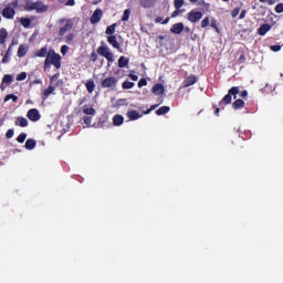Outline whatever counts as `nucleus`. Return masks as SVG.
I'll return each mask as SVG.
<instances>
[{
  "mask_svg": "<svg viewBox=\"0 0 283 283\" xmlns=\"http://www.w3.org/2000/svg\"><path fill=\"white\" fill-rule=\"evenodd\" d=\"M8 101H12L13 103H17V101H19V96H17L14 94H8L4 97V103H8Z\"/></svg>",
  "mask_w": 283,
  "mask_h": 283,
  "instance_id": "72a5a7b5",
  "label": "nucleus"
},
{
  "mask_svg": "<svg viewBox=\"0 0 283 283\" xmlns=\"http://www.w3.org/2000/svg\"><path fill=\"white\" fill-rule=\"evenodd\" d=\"M129 14H132V10L126 9L123 13L122 21H129Z\"/></svg>",
  "mask_w": 283,
  "mask_h": 283,
  "instance_id": "58836bf2",
  "label": "nucleus"
},
{
  "mask_svg": "<svg viewBox=\"0 0 283 283\" xmlns=\"http://www.w3.org/2000/svg\"><path fill=\"white\" fill-rule=\"evenodd\" d=\"M117 25H118L117 23H113V24L108 25V27L106 28L105 33H106L108 36H114V34L116 33V27H117Z\"/></svg>",
  "mask_w": 283,
  "mask_h": 283,
  "instance_id": "a878e982",
  "label": "nucleus"
},
{
  "mask_svg": "<svg viewBox=\"0 0 283 283\" xmlns=\"http://www.w3.org/2000/svg\"><path fill=\"white\" fill-rule=\"evenodd\" d=\"M275 12H276L277 14H282V12H283V3L276 4V7H275Z\"/></svg>",
  "mask_w": 283,
  "mask_h": 283,
  "instance_id": "603ef678",
  "label": "nucleus"
},
{
  "mask_svg": "<svg viewBox=\"0 0 283 283\" xmlns=\"http://www.w3.org/2000/svg\"><path fill=\"white\" fill-rule=\"evenodd\" d=\"M185 6V0H174L175 10H180Z\"/></svg>",
  "mask_w": 283,
  "mask_h": 283,
  "instance_id": "e433bc0d",
  "label": "nucleus"
},
{
  "mask_svg": "<svg viewBox=\"0 0 283 283\" xmlns=\"http://www.w3.org/2000/svg\"><path fill=\"white\" fill-rule=\"evenodd\" d=\"M83 120H84V125H86V127H92V117L84 116Z\"/></svg>",
  "mask_w": 283,
  "mask_h": 283,
  "instance_id": "a18cd8bd",
  "label": "nucleus"
},
{
  "mask_svg": "<svg viewBox=\"0 0 283 283\" xmlns=\"http://www.w3.org/2000/svg\"><path fill=\"white\" fill-rule=\"evenodd\" d=\"M20 23L23 28H30V25H32V20L29 18H21Z\"/></svg>",
  "mask_w": 283,
  "mask_h": 283,
  "instance_id": "473e14b6",
  "label": "nucleus"
},
{
  "mask_svg": "<svg viewBox=\"0 0 283 283\" xmlns=\"http://www.w3.org/2000/svg\"><path fill=\"white\" fill-rule=\"evenodd\" d=\"M54 90H56V86H53L52 84L49 85L42 93V101L50 98V94H54Z\"/></svg>",
  "mask_w": 283,
  "mask_h": 283,
  "instance_id": "f3484780",
  "label": "nucleus"
},
{
  "mask_svg": "<svg viewBox=\"0 0 283 283\" xmlns=\"http://www.w3.org/2000/svg\"><path fill=\"white\" fill-rule=\"evenodd\" d=\"M8 39V30L6 28L0 29V45H6Z\"/></svg>",
  "mask_w": 283,
  "mask_h": 283,
  "instance_id": "4be33fe9",
  "label": "nucleus"
},
{
  "mask_svg": "<svg viewBox=\"0 0 283 283\" xmlns=\"http://www.w3.org/2000/svg\"><path fill=\"white\" fill-rule=\"evenodd\" d=\"M90 61L91 63H96V61H98V54L95 53V51H93L90 55Z\"/></svg>",
  "mask_w": 283,
  "mask_h": 283,
  "instance_id": "37998d69",
  "label": "nucleus"
},
{
  "mask_svg": "<svg viewBox=\"0 0 283 283\" xmlns=\"http://www.w3.org/2000/svg\"><path fill=\"white\" fill-rule=\"evenodd\" d=\"M155 23H163V25H167V23H169V18H166L164 21H163V17H157L155 19Z\"/></svg>",
  "mask_w": 283,
  "mask_h": 283,
  "instance_id": "a19ab883",
  "label": "nucleus"
},
{
  "mask_svg": "<svg viewBox=\"0 0 283 283\" xmlns=\"http://www.w3.org/2000/svg\"><path fill=\"white\" fill-rule=\"evenodd\" d=\"M118 85V78L114 76H108L101 82V87L103 90H114Z\"/></svg>",
  "mask_w": 283,
  "mask_h": 283,
  "instance_id": "423d86ee",
  "label": "nucleus"
},
{
  "mask_svg": "<svg viewBox=\"0 0 283 283\" xmlns=\"http://www.w3.org/2000/svg\"><path fill=\"white\" fill-rule=\"evenodd\" d=\"M34 10L38 14H43V13L48 12V10H50V7L45 3H43V1H36Z\"/></svg>",
  "mask_w": 283,
  "mask_h": 283,
  "instance_id": "9b49d317",
  "label": "nucleus"
},
{
  "mask_svg": "<svg viewBox=\"0 0 283 283\" xmlns=\"http://www.w3.org/2000/svg\"><path fill=\"white\" fill-rule=\"evenodd\" d=\"M25 138H28V134L25 133H21L18 137H17V142L20 144L25 143Z\"/></svg>",
  "mask_w": 283,
  "mask_h": 283,
  "instance_id": "4c0bfd02",
  "label": "nucleus"
},
{
  "mask_svg": "<svg viewBox=\"0 0 283 283\" xmlns=\"http://www.w3.org/2000/svg\"><path fill=\"white\" fill-rule=\"evenodd\" d=\"M157 107H158V104H154L147 111H144L143 114L145 115L151 114V112H154V109H156Z\"/></svg>",
  "mask_w": 283,
  "mask_h": 283,
  "instance_id": "09e8293b",
  "label": "nucleus"
},
{
  "mask_svg": "<svg viewBox=\"0 0 283 283\" xmlns=\"http://www.w3.org/2000/svg\"><path fill=\"white\" fill-rule=\"evenodd\" d=\"M86 90H87L88 94H92V92H94L96 90V84L94 83L93 80H88L86 82Z\"/></svg>",
  "mask_w": 283,
  "mask_h": 283,
  "instance_id": "bb28decb",
  "label": "nucleus"
},
{
  "mask_svg": "<svg viewBox=\"0 0 283 283\" xmlns=\"http://www.w3.org/2000/svg\"><path fill=\"white\" fill-rule=\"evenodd\" d=\"M14 136V129L10 128L6 133V138H12Z\"/></svg>",
  "mask_w": 283,
  "mask_h": 283,
  "instance_id": "6e6d98bb",
  "label": "nucleus"
},
{
  "mask_svg": "<svg viewBox=\"0 0 283 283\" xmlns=\"http://www.w3.org/2000/svg\"><path fill=\"white\" fill-rule=\"evenodd\" d=\"M127 65H129V59L122 55L118 59V67H127Z\"/></svg>",
  "mask_w": 283,
  "mask_h": 283,
  "instance_id": "c85d7f7f",
  "label": "nucleus"
},
{
  "mask_svg": "<svg viewBox=\"0 0 283 283\" xmlns=\"http://www.w3.org/2000/svg\"><path fill=\"white\" fill-rule=\"evenodd\" d=\"M52 65L55 70H61V54L56 53L53 49H50L44 60V70H50Z\"/></svg>",
  "mask_w": 283,
  "mask_h": 283,
  "instance_id": "f257e3e1",
  "label": "nucleus"
},
{
  "mask_svg": "<svg viewBox=\"0 0 283 283\" xmlns=\"http://www.w3.org/2000/svg\"><path fill=\"white\" fill-rule=\"evenodd\" d=\"M196 83H198V77H196V75H190L184 80L182 85L184 87H191V85H196Z\"/></svg>",
  "mask_w": 283,
  "mask_h": 283,
  "instance_id": "4468645a",
  "label": "nucleus"
},
{
  "mask_svg": "<svg viewBox=\"0 0 283 283\" xmlns=\"http://www.w3.org/2000/svg\"><path fill=\"white\" fill-rule=\"evenodd\" d=\"M49 52L50 51H48V46H43L34 52V56H36L38 59H45L48 57Z\"/></svg>",
  "mask_w": 283,
  "mask_h": 283,
  "instance_id": "a211bd4d",
  "label": "nucleus"
},
{
  "mask_svg": "<svg viewBox=\"0 0 283 283\" xmlns=\"http://www.w3.org/2000/svg\"><path fill=\"white\" fill-rule=\"evenodd\" d=\"M209 23H211V21L209 20V17H206V18L201 21V28H209Z\"/></svg>",
  "mask_w": 283,
  "mask_h": 283,
  "instance_id": "de8ad7c7",
  "label": "nucleus"
},
{
  "mask_svg": "<svg viewBox=\"0 0 283 283\" xmlns=\"http://www.w3.org/2000/svg\"><path fill=\"white\" fill-rule=\"evenodd\" d=\"M270 50H272V52H280V50H282V45H271Z\"/></svg>",
  "mask_w": 283,
  "mask_h": 283,
  "instance_id": "4d7b16f0",
  "label": "nucleus"
},
{
  "mask_svg": "<svg viewBox=\"0 0 283 283\" xmlns=\"http://www.w3.org/2000/svg\"><path fill=\"white\" fill-rule=\"evenodd\" d=\"M134 82L125 81L122 83L123 90H132L134 87Z\"/></svg>",
  "mask_w": 283,
  "mask_h": 283,
  "instance_id": "c9c22d12",
  "label": "nucleus"
},
{
  "mask_svg": "<svg viewBox=\"0 0 283 283\" xmlns=\"http://www.w3.org/2000/svg\"><path fill=\"white\" fill-rule=\"evenodd\" d=\"M25 149H29V150H32L34 149V147H36V140L30 138L25 142V145H24Z\"/></svg>",
  "mask_w": 283,
  "mask_h": 283,
  "instance_id": "cd10ccee",
  "label": "nucleus"
},
{
  "mask_svg": "<svg viewBox=\"0 0 283 283\" xmlns=\"http://www.w3.org/2000/svg\"><path fill=\"white\" fill-rule=\"evenodd\" d=\"M240 96H241V98H247L249 96V92L248 91H242Z\"/></svg>",
  "mask_w": 283,
  "mask_h": 283,
  "instance_id": "680f3d73",
  "label": "nucleus"
},
{
  "mask_svg": "<svg viewBox=\"0 0 283 283\" xmlns=\"http://www.w3.org/2000/svg\"><path fill=\"white\" fill-rule=\"evenodd\" d=\"M12 81H13L12 75L7 74L3 76L1 85H0V88L2 90V92H3V90H6V86H3V85H10L12 83Z\"/></svg>",
  "mask_w": 283,
  "mask_h": 283,
  "instance_id": "6ab92c4d",
  "label": "nucleus"
},
{
  "mask_svg": "<svg viewBox=\"0 0 283 283\" xmlns=\"http://www.w3.org/2000/svg\"><path fill=\"white\" fill-rule=\"evenodd\" d=\"M27 78H28V73L27 72H21L15 77L17 81H25Z\"/></svg>",
  "mask_w": 283,
  "mask_h": 283,
  "instance_id": "79ce46f5",
  "label": "nucleus"
},
{
  "mask_svg": "<svg viewBox=\"0 0 283 283\" xmlns=\"http://www.w3.org/2000/svg\"><path fill=\"white\" fill-rule=\"evenodd\" d=\"M17 8H19V0H13L10 2L1 12L3 19H14V15L17 14Z\"/></svg>",
  "mask_w": 283,
  "mask_h": 283,
  "instance_id": "f03ea898",
  "label": "nucleus"
},
{
  "mask_svg": "<svg viewBox=\"0 0 283 283\" xmlns=\"http://www.w3.org/2000/svg\"><path fill=\"white\" fill-rule=\"evenodd\" d=\"M240 14V7H237L235 9L232 10L231 17L232 19H235Z\"/></svg>",
  "mask_w": 283,
  "mask_h": 283,
  "instance_id": "5fc2aeb1",
  "label": "nucleus"
},
{
  "mask_svg": "<svg viewBox=\"0 0 283 283\" xmlns=\"http://www.w3.org/2000/svg\"><path fill=\"white\" fill-rule=\"evenodd\" d=\"M83 114H85L86 116H96V109H94V107H88L87 105H84Z\"/></svg>",
  "mask_w": 283,
  "mask_h": 283,
  "instance_id": "5701e85b",
  "label": "nucleus"
},
{
  "mask_svg": "<svg viewBox=\"0 0 283 283\" xmlns=\"http://www.w3.org/2000/svg\"><path fill=\"white\" fill-rule=\"evenodd\" d=\"M244 17H247V10L241 11L239 19H244Z\"/></svg>",
  "mask_w": 283,
  "mask_h": 283,
  "instance_id": "e2e57ef3",
  "label": "nucleus"
},
{
  "mask_svg": "<svg viewBox=\"0 0 283 283\" xmlns=\"http://www.w3.org/2000/svg\"><path fill=\"white\" fill-rule=\"evenodd\" d=\"M15 125L18 127H28L29 123H28V119L25 117H17L15 118Z\"/></svg>",
  "mask_w": 283,
  "mask_h": 283,
  "instance_id": "b1692460",
  "label": "nucleus"
},
{
  "mask_svg": "<svg viewBox=\"0 0 283 283\" xmlns=\"http://www.w3.org/2000/svg\"><path fill=\"white\" fill-rule=\"evenodd\" d=\"M123 123H125V117H123V115L117 114L113 117V125H115V127H120Z\"/></svg>",
  "mask_w": 283,
  "mask_h": 283,
  "instance_id": "412c9836",
  "label": "nucleus"
},
{
  "mask_svg": "<svg viewBox=\"0 0 283 283\" xmlns=\"http://www.w3.org/2000/svg\"><path fill=\"white\" fill-rule=\"evenodd\" d=\"M182 12H186L185 9H176L172 13H171V18L176 19V17H178L179 14H181Z\"/></svg>",
  "mask_w": 283,
  "mask_h": 283,
  "instance_id": "49530a36",
  "label": "nucleus"
},
{
  "mask_svg": "<svg viewBox=\"0 0 283 283\" xmlns=\"http://www.w3.org/2000/svg\"><path fill=\"white\" fill-rule=\"evenodd\" d=\"M34 8H35V2L27 1L23 9L25 12H32Z\"/></svg>",
  "mask_w": 283,
  "mask_h": 283,
  "instance_id": "7c9ffc66",
  "label": "nucleus"
},
{
  "mask_svg": "<svg viewBox=\"0 0 283 283\" xmlns=\"http://www.w3.org/2000/svg\"><path fill=\"white\" fill-rule=\"evenodd\" d=\"M55 87H63V80H59V81L55 83Z\"/></svg>",
  "mask_w": 283,
  "mask_h": 283,
  "instance_id": "0e129e2a",
  "label": "nucleus"
},
{
  "mask_svg": "<svg viewBox=\"0 0 283 283\" xmlns=\"http://www.w3.org/2000/svg\"><path fill=\"white\" fill-rule=\"evenodd\" d=\"M73 41H74V33H69L65 35V43H67V45L72 44Z\"/></svg>",
  "mask_w": 283,
  "mask_h": 283,
  "instance_id": "ea45409f",
  "label": "nucleus"
},
{
  "mask_svg": "<svg viewBox=\"0 0 283 283\" xmlns=\"http://www.w3.org/2000/svg\"><path fill=\"white\" fill-rule=\"evenodd\" d=\"M61 3H64V6H76L75 0H59Z\"/></svg>",
  "mask_w": 283,
  "mask_h": 283,
  "instance_id": "c03bdc74",
  "label": "nucleus"
},
{
  "mask_svg": "<svg viewBox=\"0 0 283 283\" xmlns=\"http://www.w3.org/2000/svg\"><path fill=\"white\" fill-rule=\"evenodd\" d=\"M233 109H242L244 107V99H237L232 103Z\"/></svg>",
  "mask_w": 283,
  "mask_h": 283,
  "instance_id": "c756f323",
  "label": "nucleus"
},
{
  "mask_svg": "<svg viewBox=\"0 0 283 283\" xmlns=\"http://www.w3.org/2000/svg\"><path fill=\"white\" fill-rule=\"evenodd\" d=\"M27 116L29 120H32V123H36L38 120H41V113H39V109L31 108L28 111Z\"/></svg>",
  "mask_w": 283,
  "mask_h": 283,
  "instance_id": "6e6552de",
  "label": "nucleus"
},
{
  "mask_svg": "<svg viewBox=\"0 0 283 283\" xmlns=\"http://www.w3.org/2000/svg\"><path fill=\"white\" fill-rule=\"evenodd\" d=\"M214 115H216V116H220V108H219V107H217V108L214 109Z\"/></svg>",
  "mask_w": 283,
  "mask_h": 283,
  "instance_id": "774afa93",
  "label": "nucleus"
},
{
  "mask_svg": "<svg viewBox=\"0 0 283 283\" xmlns=\"http://www.w3.org/2000/svg\"><path fill=\"white\" fill-rule=\"evenodd\" d=\"M199 6H203L206 10H209L211 8V4H209V2H206L205 0H200Z\"/></svg>",
  "mask_w": 283,
  "mask_h": 283,
  "instance_id": "3c124183",
  "label": "nucleus"
},
{
  "mask_svg": "<svg viewBox=\"0 0 283 283\" xmlns=\"http://www.w3.org/2000/svg\"><path fill=\"white\" fill-rule=\"evenodd\" d=\"M97 54L106 59L108 67L109 65H112L111 63H114V53H112V50H109V46L105 45L104 42H102V45L98 46Z\"/></svg>",
  "mask_w": 283,
  "mask_h": 283,
  "instance_id": "7ed1b4c3",
  "label": "nucleus"
},
{
  "mask_svg": "<svg viewBox=\"0 0 283 283\" xmlns=\"http://www.w3.org/2000/svg\"><path fill=\"white\" fill-rule=\"evenodd\" d=\"M107 43L112 45L115 50H118L120 54H123V46H120V43H118V40H116V35H109L107 38Z\"/></svg>",
  "mask_w": 283,
  "mask_h": 283,
  "instance_id": "9d476101",
  "label": "nucleus"
},
{
  "mask_svg": "<svg viewBox=\"0 0 283 283\" xmlns=\"http://www.w3.org/2000/svg\"><path fill=\"white\" fill-rule=\"evenodd\" d=\"M25 54H28V45L21 44L18 49L19 59H23V56H25Z\"/></svg>",
  "mask_w": 283,
  "mask_h": 283,
  "instance_id": "393cba45",
  "label": "nucleus"
},
{
  "mask_svg": "<svg viewBox=\"0 0 283 283\" xmlns=\"http://www.w3.org/2000/svg\"><path fill=\"white\" fill-rule=\"evenodd\" d=\"M156 3H158V0H139V6L145 10L155 8Z\"/></svg>",
  "mask_w": 283,
  "mask_h": 283,
  "instance_id": "f8f14e48",
  "label": "nucleus"
},
{
  "mask_svg": "<svg viewBox=\"0 0 283 283\" xmlns=\"http://www.w3.org/2000/svg\"><path fill=\"white\" fill-rule=\"evenodd\" d=\"M56 78H59V74H54L53 76H51L50 78V85L54 84V81H56Z\"/></svg>",
  "mask_w": 283,
  "mask_h": 283,
  "instance_id": "bf43d9fd",
  "label": "nucleus"
},
{
  "mask_svg": "<svg viewBox=\"0 0 283 283\" xmlns=\"http://www.w3.org/2000/svg\"><path fill=\"white\" fill-rule=\"evenodd\" d=\"M12 55V50H10V48L7 50L3 59H2V63H10V56Z\"/></svg>",
  "mask_w": 283,
  "mask_h": 283,
  "instance_id": "f704fd0d",
  "label": "nucleus"
},
{
  "mask_svg": "<svg viewBox=\"0 0 283 283\" xmlns=\"http://www.w3.org/2000/svg\"><path fill=\"white\" fill-rule=\"evenodd\" d=\"M170 32H172V34H182V32H185V24L182 22L175 23L170 28Z\"/></svg>",
  "mask_w": 283,
  "mask_h": 283,
  "instance_id": "ddd939ff",
  "label": "nucleus"
},
{
  "mask_svg": "<svg viewBox=\"0 0 283 283\" xmlns=\"http://www.w3.org/2000/svg\"><path fill=\"white\" fill-rule=\"evenodd\" d=\"M41 83H43V81L36 78L32 82L33 85H41Z\"/></svg>",
  "mask_w": 283,
  "mask_h": 283,
  "instance_id": "69168bd1",
  "label": "nucleus"
},
{
  "mask_svg": "<svg viewBox=\"0 0 283 283\" xmlns=\"http://www.w3.org/2000/svg\"><path fill=\"white\" fill-rule=\"evenodd\" d=\"M63 23L65 24L63 25ZM60 25L63 27H61L59 30V36H65V34H67V32L74 28V21H72V19H62L60 20Z\"/></svg>",
  "mask_w": 283,
  "mask_h": 283,
  "instance_id": "39448f33",
  "label": "nucleus"
},
{
  "mask_svg": "<svg viewBox=\"0 0 283 283\" xmlns=\"http://www.w3.org/2000/svg\"><path fill=\"white\" fill-rule=\"evenodd\" d=\"M203 17L202 11H198L196 9H192L187 13V20L190 21V23H198Z\"/></svg>",
  "mask_w": 283,
  "mask_h": 283,
  "instance_id": "0eeeda50",
  "label": "nucleus"
},
{
  "mask_svg": "<svg viewBox=\"0 0 283 283\" xmlns=\"http://www.w3.org/2000/svg\"><path fill=\"white\" fill-rule=\"evenodd\" d=\"M210 25L216 30V32H220V29L218 28V21L216 19L211 20Z\"/></svg>",
  "mask_w": 283,
  "mask_h": 283,
  "instance_id": "8fccbe9b",
  "label": "nucleus"
},
{
  "mask_svg": "<svg viewBox=\"0 0 283 283\" xmlns=\"http://www.w3.org/2000/svg\"><path fill=\"white\" fill-rule=\"evenodd\" d=\"M270 30H271V24L269 23L262 24L261 28L258 29V34L260 36H264L266 32H270Z\"/></svg>",
  "mask_w": 283,
  "mask_h": 283,
  "instance_id": "aec40b11",
  "label": "nucleus"
},
{
  "mask_svg": "<svg viewBox=\"0 0 283 283\" xmlns=\"http://www.w3.org/2000/svg\"><path fill=\"white\" fill-rule=\"evenodd\" d=\"M153 94H155L156 96H160L161 94H165V85L158 83L155 84L151 88Z\"/></svg>",
  "mask_w": 283,
  "mask_h": 283,
  "instance_id": "dca6fc26",
  "label": "nucleus"
},
{
  "mask_svg": "<svg viewBox=\"0 0 283 283\" xmlns=\"http://www.w3.org/2000/svg\"><path fill=\"white\" fill-rule=\"evenodd\" d=\"M102 19H103V10L102 9H96L93 12L90 21H91L92 25H96V23H98Z\"/></svg>",
  "mask_w": 283,
  "mask_h": 283,
  "instance_id": "1a4fd4ad",
  "label": "nucleus"
},
{
  "mask_svg": "<svg viewBox=\"0 0 283 283\" xmlns=\"http://www.w3.org/2000/svg\"><path fill=\"white\" fill-rule=\"evenodd\" d=\"M129 120H138V118H143V114L138 113V111L130 109L126 114Z\"/></svg>",
  "mask_w": 283,
  "mask_h": 283,
  "instance_id": "2eb2a0df",
  "label": "nucleus"
},
{
  "mask_svg": "<svg viewBox=\"0 0 283 283\" xmlns=\"http://www.w3.org/2000/svg\"><path fill=\"white\" fill-rule=\"evenodd\" d=\"M240 94V86H232L228 94L219 102V105H231L232 98H238Z\"/></svg>",
  "mask_w": 283,
  "mask_h": 283,
  "instance_id": "20e7f679",
  "label": "nucleus"
},
{
  "mask_svg": "<svg viewBox=\"0 0 283 283\" xmlns=\"http://www.w3.org/2000/svg\"><path fill=\"white\" fill-rule=\"evenodd\" d=\"M147 86V80L145 77H142L138 82V87H145Z\"/></svg>",
  "mask_w": 283,
  "mask_h": 283,
  "instance_id": "864d4df0",
  "label": "nucleus"
},
{
  "mask_svg": "<svg viewBox=\"0 0 283 283\" xmlns=\"http://www.w3.org/2000/svg\"><path fill=\"white\" fill-rule=\"evenodd\" d=\"M67 50H70V48L67 45H62L61 46V54H63V56H65V54H67Z\"/></svg>",
  "mask_w": 283,
  "mask_h": 283,
  "instance_id": "13d9d810",
  "label": "nucleus"
},
{
  "mask_svg": "<svg viewBox=\"0 0 283 283\" xmlns=\"http://www.w3.org/2000/svg\"><path fill=\"white\" fill-rule=\"evenodd\" d=\"M169 109V106H161L156 111V114L157 116H163L165 114H168Z\"/></svg>",
  "mask_w": 283,
  "mask_h": 283,
  "instance_id": "2f4dec72",
  "label": "nucleus"
},
{
  "mask_svg": "<svg viewBox=\"0 0 283 283\" xmlns=\"http://www.w3.org/2000/svg\"><path fill=\"white\" fill-rule=\"evenodd\" d=\"M119 103H123V105H129V103H127V98L119 99Z\"/></svg>",
  "mask_w": 283,
  "mask_h": 283,
  "instance_id": "338daca9",
  "label": "nucleus"
},
{
  "mask_svg": "<svg viewBox=\"0 0 283 283\" xmlns=\"http://www.w3.org/2000/svg\"><path fill=\"white\" fill-rule=\"evenodd\" d=\"M128 76L132 81H138V75L136 74L130 73Z\"/></svg>",
  "mask_w": 283,
  "mask_h": 283,
  "instance_id": "052dcab7",
  "label": "nucleus"
}]
</instances>
